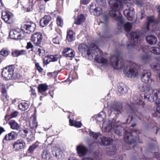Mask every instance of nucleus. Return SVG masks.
Wrapping results in <instances>:
<instances>
[{"mask_svg": "<svg viewBox=\"0 0 160 160\" xmlns=\"http://www.w3.org/2000/svg\"><path fill=\"white\" fill-rule=\"evenodd\" d=\"M89 136L100 144L104 146L109 145L113 142V139L110 137L102 136L99 133H95L90 131Z\"/></svg>", "mask_w": 160, "mask_h": 160, "instance_id": "nucleus-7", "label": "nucleus"}, {"mask_svg": "<svg viewBox=\"0 0 160 160\" xmlns=\"http://www.w3.org/2000/svg\"><path fill=\"white\" fill-rule=\"evenodd\" d=\"M151 75V73L148 71H144L142 73L141 79L142 81L144 83H148Z\"/></svg>", "mask_w": 160, "mask_h": 160, "instance_id": "nucleus-23", "label": "nucleus"}, {"mask_svg": "<svg viewBox=\"0 0 160 160\" xmlns=\"http://www.w3.org/2000/svg\"><path fill=\"white\" fill-rule=\"evenodd\" d=\"M42 38V35L40 32L35 33L31 37L32 41L37 46H39L40 44Z\"/></svg>", "mask_w": 160, "mask_h": 160, "instance_id": "nucleus-17", "label": "nucleus"}, {"mask_svg": "<svg viewBox=\"0 0 160 160\" xmlns=\"http://www.w3.org/2000/svg\"><path fill=\"white\" fill-rule=\"evenodd\" d=\"M22 31L19 29H16L10 31L9 32V36L11 38L17 39H19L22 38Z\"/></svg>", "mask_w": 160, "mask_h": 160, "instance_id": "nucleus-18", "label": "nucleus"}, {"mask_svg": "<svg viewBox=\"0 0 160 160\" xmlns=\"http://www.w3.org/2000/svg\"><path fill=\"white\" fill-rule=\"evenodd\" d=\"M18 107L19 109L21 111H24L28 108L29 105L28 103L25 102H22L18 104Z\"/></svg>", "mask_w": 160, "mask_h": 160, "instance_id": "nucleus-39", "label": "nucleus"}, {"mask_svg": "<svg viewBox=\"0 0 160 160\" xmlns=\"http://www.w3.org/2000/svg\"><path fill=\"white\" fill-rule=\"evenodd\" d=\"M150 51L152 53L156 54H160V46L159 48L156 47H152L149 49Z\"/></svg>", "mask_w": 160, "mask_h": 160, "instance_id": "nucleus-41", "label": "nucleus"}, {"mask_svg": "<svg viewBox=\"0 0 160 160\" xmlns=\"http://www.w3.org/2000/svg\"><path fill=\"white\" fill-rule=\"evenodd\" d=\"M148 94H149L148 96L144 93L145 99L147 98L151 102H154L156 104H160V89H153L151 88Z\"/></svg>", "mask_w": 160, "mask_h": 160, "instance_id": "nucleus-8", "label": "nucleus"}, {"mask_svg": "<svg viewBox=\"0 0 160 160\" xmlns=\"http://www.w3.org/2000/svg\"><path fill=\"white\" fill-rule=\"evenodd\" d=\"M157 10L158 12H159V16L160 17V6H158Z\"/></svg>", "mask_w": 160, "mask_h": 160, "instance_id": "nucleus-64", "label": "nucleus"}, {"mask_svg": "<svg viewBox=\"0 0 160 160\" xmlns=\"http://www.w3.org/2000/svg\"><path fill=\"white\" fill-rule=\"evenodd\" d=\"M94 117L97 121L100 122L104 120L106 117V115L105 112L102 111L100 112L98 115L94 116Z\"/></svg>", "mask_w": 160, "mask_h": 160, "instance_id": "nucleus-33", "label": "nucleus"}, {"mask_svg": "<svg viewBox=\"0 0 160 160\" xmlns=\"http://www.w3.org/2000/svg\"><path fill=\"white\" fill-rule=\"evenodd\" d=\"M86 17L82 14H80L77 17V19L74 22V23L77 25H80L85 22Z\"/></svg>", "mask_w": 160, "mask_h": 160, "instance_id": "nucleus-35", "label": "nucleus"}, {"mask_svg": "<svg viewBox=\"0 0 160 160\" xmlns=\"http://www.w3.org/2000/svg\"><path fill=\"white\" fill-rule=\"evenodd\" d=\"M35 24L32 22H26L23 23L21 26V29L22 31L26 33H30L35 30Z\"/></svg>", "mask_w": 160, "mask_h": 160, "instance_id": "nucleus-12", "label": "nucleus"}, {"mask_svg": "<svg viewBox=\"0 0 160 160\" xmlns=\"http://www.w3.org/2000/svg\"><path fill=\"white\" fill-rule=\"evenodd\" d=\"M124 134L125 142L132 144L138 142L142 134L140 130L134 129L131 131L126 130Z\"/></svg>", "mask_w": 160, "mask_h": 160, "instance_id": "nucleus-5", "label": "nucleus"}, {"mask_svg": "<svg viewBox=\"0 0 160 160\" xmlns=\"http://www.w3.org/2000/svg\"><path fill=\"white\" fill-rule=\"evenodd\" d=\"M142 49L144 52V53L141 56L143 62L147 63L148 62V60L150 58V56L144 50L143 48Z\"/></svg>", "mask_w": 160, "mask_h": 160, "instance_id": "nucleus-38", "label": "nucleus"}, {"mask_svg": "<svg viewBox=\"0 0 160 160\" xmlns=\"http://www.w3.org/2000/svg\"><path fill=\"white\" fill-rule=\"evenodd\" d=\"M70 125L77 128H80L82 125V124L80 122L76 121H72L71 119L69 120Z\"/></svg>", "mask_w": 160, "mask_h": 160, "instance_id": "nucleus-42", "label": "nucleus"}, {"mask_svg": "<svg viewBox=\"0 0 160 160\" xmlns=\"http://www.w3.org/2000/svg\"><path fill=\"white\" fill-rule=\"evenodd\" d=\"M154 155L156 158L159 160H160V154L158 152L154 153Z\"/></svg>", "mask_w": 160, "mask_h": 160, "instance_id": "nucleus-59", "label": "nucleus"}, {"mask_svg": "<svg viewBox=\"0 0 160 160\" xmlns=\"http://www.w3.org/2000/svg\"><path fill=\"white\" fill-rule=\"evenodd\" d=\"M112 119L111 121L110 120H106L103 123L102 130L105 132H109L112 129V130L118 136L122 135L124 128L121 125V123L118 120H116L114 118H110Z\"/></svg>", "mask_w": 160, "mask_h": 160, "instance_id": "nucleus-3", "label": "nucleus"}, {"mask_svg": "<svg viewBox=\"0 0 160 160\" xmlns=\"http://www.w3.org/2000/svg\"><path fill=\"white\" fill-rule=\"evenodd\" d=\"M108 3L112 9L118 11L122 10L123 8V3L120 0H108Z\"/></svg>", "mask_w": 160, "mask_h": 160, "instance_id": "nucleus-13", "label": "nucleus"}, {"mask_svg": "<svg viewBox=\"0 0 160 160\" xmlns=\"http://www.w3.org/2000/svg\"><path fill=\"white\" fill-rule=\"evenodd\" d=\"M17 134L16 132L14 131H12L10 133L6 134L3 140L6 141H10L15 139L17 137Z\"/></svg>", "mask_w": 160, "mask_h": 160, "instance_id": "nucleus-24", "label": "nucleus"}, {"mask_svg": "<svg viewBox=\"0 0 160 160\" xmlns=\"http://www.w3.org/2000/svg\"><path fill=\"white\" fill-rule=\"evenodd\" d=\"M18 113L17 111H15L12 113L11 115V118H14L16 117L18 115Z\"/></svg>", "mask_w": 160, "mask_h": 160, "instance_id": "nucleus-57", "label": "nucleus"}, {"mask_svg": "<svg viewBox=\"0 0 160 160\" xmlns=\"http://www.w3.org/2000/svg\"><path fill=\"white\" fill-rule=\"evenodd\" d=\"M107 106L108 108V113L109 116L114 115L115 116H117L121 113L122 107L117 102H108Z\"/></svg>", "mask_w": 160, "mask_h": 160, "instance_id": "nucleus-9", "label": "nucleus"}, {"mask_svg": "<svg viewBox=\"0 0 160 160\" xmlns=\"http://www.w3.org/2000/svg\"><path fill=\"white\" fill-rule=\"evenodd\" d=\"M130 37L133 44H131L128 45V50L131 49L134 45H136L137 43H139L140 42V41L138 40V34L137 32H132L130 34Z\"/></svg>", "mask_w": 160, "mask_h": 160, "instance_id": "nucleus-15", "label": "nucleus"}, {"mask_svg": "<svg viewBox=\"0 0 160 160\" xmlns=\"http://www.w3.org/2000/svg\"><path fill=\"white\" fill-rule=\"evenodd\" d=\"M60 39V37L57 36L52 39V41L53 43L55 44H59V43Z\"/></svg>", "mask_w": 160, "mask_h": 160, "instance_id": "nucleus-52", "label": "nucleus"}, {"mask_svg": "<svg viewBox=\"0 0 160 160\" xmlns=\"http://www.w3.org/2000/svg\"><path fill=\"white\" fill-rule=\"evenodd\" d=\"M25 145V141L22 139H19L16 140L14 142L13 147L15 151H18L24 148Z\"/></svg>", "mask_w": 160, "mask_h": 160, "instance_id": "nucleus-19", "label": "nucleus"}, {"mask_svg": "<svg viewBox=\"0 0 160 160\" xmlns=\"http://www.w3.org/2000/svg\"><path fill=\"white\" fill-rule=\"evenodd\" d=\"M96 1L98 4V6L97 7L93 4H91L89 10L91 14L98 16L102 13V10L101 8L98 7H104L106 4V0H96Z\"/></svg>", "mask_w": 160, "mask_h": 160, "instance_id": "nucleus-10", "label": "nucleus"}, {"mask_svg": "<svg viewBox=\"0 0 160 160\" xmlns=\"http://www.w3.org/2000/svg\"><path fill=\"white\" fill-rule=\"evenodd\" d=\"M48 86L46 83L39 84L38 88V92L41 93L42 95L46 96L47 94L45 92L48 89Z\"/></svg>", "mask_w": 160, "mask_h": 160, "instance_id": "nucleus-25", "label": "nucleus"}, {"mask_svg": "<svg viewBox=\"0 0 160 160\" xmlns=\"http://www.w3.org/2000/svg\"><path fill=\"white\" fill-rule=\"evenodd\" d=\"M50 57L52 58V62L57 61L60 57V55H50Z\"/></svg>", "mask_w": 160, "mask_h": 160, "instance_id": "nucleus-50", "label": "nucleus"}, {"mask_svg": "<svg viewBox=\"0 0 160 160\" xmlns=\"http://www.w3.org/2000/svg\"><path fill=\"white\" fill-rule=\"evenodd\" d=\"M37 49V52L38 53V54L40 56H42L45 54V50L42 47L38 46Z\"/></svg>", "mask_w": 160, "mask_h": 160, "instance_id": "nucleus-43", "label": "nucleus"}, {"mask_svg": "<svg viewBox=\"0 0 160 160\" xmlns=\"http://www.w3.org/2000/svg\"><path fill=\"white\" fill-rule=\"evenodd\" d=\"M123 14L129 20L132 21L134 18L135 14L134 9L132 7H129L128 9L123 11Z\"/></svg>", "mask_w": 160, "mask_h": 160, "instance_id": "nucleus-20", "label": "nucleus"}, {"mask_svg": "<svg viewBox=\"0 0 160 160\" xmlns=\"http://www.w3.org/2000/svg\"><path fill=\"white\" fill-rule=\"evenodd\" d=\"M38 126V122L36 121V118L35 117H33L31 122L29 123V126L31 128L34 129L37 128Z\"/></svg>", "mask_w": 160, "mask_h": 160, "instance_id": "nucleus-40", "label": "nucleus"}, {"mask_svg": "<svg viewBox=\"0 0 160 160\" xmlns=\"http://www.w3.org/2000/svg\"><path fill=\"white\" fill-rule=\"evenodd\" d=\"M112 150H111V152H115L116 150V147L114 146H113L112 147Z\"/></svg>", "mask_w": 160, "mask_h": 160, "instance_id": "nucleus-62", "label": "nucleus"}, {"mask_svg": "<svg viewBox=\"0 0 160 160\" xmlns=\"http://www.w3.org/2000/svg\"><path fill=\"white\" fill-rule=\"evenodd\" d=\"M90 0H81V2L83 4L86 5L88 3Z\"/></svg>", "mask_w": 160, "mask_h": 160, "instance_id": "nucleus-58", "label": "nucleus"}, {"mask_svg": "<svg viewBox=\"0 0 160 160\" xmlns=\"http://www.w3.org/2000/svg\"><path fill=\"white\" fill-rule=\"evenodd\" d=\"M129 66L128 64H124L122 60H119L116 56L111 58V64L112 67L116 69H120L123 68L124 72L126 76L129 78H134L138 74L137 71L135 68V64L132 62H129Z\"/></svg>", "mask_w": 160, "mask_h": 160, "instance_id": "nucleus-2", "label": "nucleus"}, {"mask_svg": "<svg viewBox=\"0 0 160 160\" xmlns=\"http://www.w3.org/2000/svg\"><path fill=\"white\" fill-rule=\"evenodd\" d=\"M67 39L68 42H71L75 39V33L72 30H69L67 32Z\"/></svg>", "mask_w": 160, "mask_h": 160, "instance_id": "nucleus-32", "label": "nucleus"}, {"mask_svg": "<svg viewBox=\"0 0 160 160\" xmlns=\"http://www.w3.org/2000/svg\"><path fill=\"white\" fill-rule=\"evenodd\" d=\"M115 10H112L109 11V14L111 16L118 22V25L120 26L121 28H123L126 32L130 31L132 27V25L129 22H127L124 24V20L122 18L121 14H120L118 16L116 13V11Z\"/></svg>", "mask_w": 160, "mask_h": 160, "instance_id": "nucleus-6", "label": "nucleus"}, {"mask_svg": "<svg viewBox=\"0 0 160 160\" xmlns=\"http://www.w3.org/2000/svg\"><path fill=\"white\" fill-rule=\"evenodd\" d=\"M35 66L37 68V69L39 72H41L42 71L43 69L40 66L39 63L37 62L35 64Z\"/></svg>", "mask_w": 160, "mask_h": 160, "instance_id": "nucleus-55", "label": "nucleus"}, {"mask_svg": "<svg viewBox=\"0 0 160 160\" xmlns=\"http://www.w3.org/2000/svg\"><path fill=\"white\" fill-rule=\"evenodd\" d=\"M130 102L128 103L130 110L129 112L133 115L136 116L140 119H141L142 114L139 112L136 108V105L139 104L143 107L145 103L142 100L138 99L136 97H134L131 98Z\"/></svg>", "mask_w": 160, "mask_h": 160, "instance_id": "nucleus-4", "label": "nucleus"}, {"mask_svg": "<svg viewBox=\"0 0 160 160\" xmlns=\"http://www.w3.org/2000/svg\"><path fill=\"white\" fill-rule=\"evenodd\" d=\"M51 20V17L48 15H45L42 18L40 21V25L43 27L46 26Z\"/></svg>", "mask_w": 160, "mask_h": 160, "instance_id": "nucleus-27", "label": "nucleus"}, {"mask_svg": "<svg viewBox=\"0 0 160 160\" xmlns=\"http://www.w3.org/2000/svg\"><path fill=\"white\" fill-rule=\"evenodd\" d=\"M10 128L13 130H19L20 126L19 124L14 120H11L9 122Z\"/></svg>", "mask_w": 160, "mask_h": 160, "instance_id": "nucleus-31", "label": "nucleus"}, {"mask_svg": "<svg viewBox=\"0 0 160 160\" xmlns=\"http://www.w3.org/2000/svg\"><path fill=\"white\" fill-rule=\"evenodd\" d=\"M33 45H32V43H31V42H27V45L26 47V48L27 49H32H32L33 48Z\"/></svg>", "mask_w": 160, "mask_h": 160, "instance_id": "nucleus-56", "label": "nucleus"}, {"mask_svg": "<svg viewBox=\"0 0 160 160\" xmlns=\"http://www.w3.org/2000/svg\"><path fill=\"white\" fill-rule=\"evenodd\" d=\"M5 131L3 128L1 127H0V135L3 132H4Z\"/></svg>", "mask_w": 160, "mask_h": 160, "instance_id": "nucleus-61", "label": "nucleus"}, {"mask_svg": "<svg viewBox=\"0 0 160 160\" xmlns=\"http://www.w3.org/2000/svg\"><path fill=\"white\" fill-rule=\"evenodd\" d=\"M3 4L2 3V0H0V9H2L3 7Z\"/></svg>", "mask_w": 160, "mask_h": 160, "instance_id": "nucleus-63", "label": "nucleus"}, {"mask_svg": "<svg viewBox=\"0 0 160 160\" xmlns=\"http://www.w3.org/2000/svg\"><path fill=\"white\" fill-rule=\"evenodd\" d=\"M14 70V67L9 66L4 68L2 71V75L3 79L6 80L11 79L12 78Z\"/></svg>", "mask_w": 160, "mask_h": 160, "instance_id": "nucleus-11", "label": "nucleus"}, {"mask_svg": "<svg viewBox=\"0 0 160 160\" xmlns=\"http://www.w3.org/2000/svg\"><path fill=\"white\" fill-rule=\"evenodd\" d=\"M99 21L100 23L104 24L105 26H106L108 22V17L107 15L103 14L99 18Z\"/></svg>", "mask_w": 160, "mask_h": 160, "instance_id": "nucleus-34", "label": "nucleus"}, {"mask_svg": "<svg viewBox=\"0 0 160 160\" xmlns=\"http://www.w3.org/2000/svg\"><path fill=\"white\" fill-rule=\"evenodd\" d=\"M78 50L82 54H87L90 59H92L94 55V60L97 63L105 65L108 64V60L102 56V51L94 43L92 44L89 48L86 44L82 43L78 46Z\"/></svg>", "mask_w": 160, "mask_h": 160, "instance_id": "nucleus-1", "label": "nucleus"}, {"mask_svg": "<svg viewBox=\"0 0 160 160\" xmlns=\"http://www.w3.org/2000/svg\"><path fill=\"white\" fill-rule=\"evenodd\" d=\"M19 131V134L23 138H26L27 136V134H29L28 137L26 138L28 142L32 141L34 139V137L32 133L31 132H29V129L28 128H25L24 129L20 128Z\"/></svg>", "mask_w": 160, "mask_h": 160, "instance_id": "nucleus-14", "label": "nucleus"}, {"mask_svg": "<svg viewBox=\"0 0 160 160\" xmlns=\"http://www.w3.org/2000/svg\"><path fill=\"white\" fill-rule=\"evenodd\" d=\"M128 91L127 88L126 86L122 83H119L118 86V94H123Z\"/></svg>", "mask_w": 160, "mask_h": 160, "instance_id": "nucleus-26", "label": "nucleus"}, {"mask_svg": "<svg viewBox=\"0 0 160 160\" xmlns=\"http://www.w3.org/2000/svg\"><path fill=\"white\" fill-rule=\"evenodd\" d=\"M63 56L66 57H73L75 54L74 51L70 48H64L62 52Z\"/></svg>", "mask_w": 160, "mask_h": 160, "instance_id": "nucleus-22", "label": "nucleus"}, {"mask_svg": "<svg viewBox=\"0 0 160 160\" xmlns=\"http://www.w3.org/2000/svg\"><path fill=\"white\" fill-rule=\"evenodd\" d=\"M13 14L9 12H4L2 13V19L7 23L10 24L13 22Z\"/></svg>", "mask_w": 160, "mask_h": 160, "instance_id": "nucleus-16", "label": "nucleus"}, {"mask_svg": "<svg viewBox=\"0 0 160 160\" xmlns=\"http://www.w3.org/2000/svg\"><path fill=\"white\" fill-rule=\"evenodd\" d=\"M38 145L37 144H35L30 146L28 149L29 152H32L35 149L37 148Z\"/></svg>", "mask_w": 160, "mask_h": 160, "instance_id": "nucleus-53", "label": "nucleus"}, {"mask_svg": "<svg viewBox=\"0 0 160 160\" xmlns=\"http://www.w3.org/2000/svg\"><path fill=\"white\" fill-rule=\"evenodd\" d=\"M157 104L158 105V106L156 108L157 112L160 113V104Z\"/></svg>", "mask_w": 160, "mask_h": 160, "instance_id": "nucleus-60", "label": "nucleus"}, {"mask_svg": "<svg viewBox=\"0 0 160 160\" xmlns=\"http://www.w3.org/2000/svg\"><path fill=\"white\" fill-rule=\"evenodd\" d=\"M52 154L58 159L60 158H61V152L58 148L53 147L52 148Z\"/></svg>", "mask_w": 160, "mask_h": 160, "instance_id": "nucleus-37", "label": "nucleus"}, {"mask_svg": "<svg viewBox=\"0 0 160 160\" xmlns=\"http://www.w3.org/2000/svg\"><path fill=\"white\" fill-rule=\"evenodd\" d=\"M154 19L152 17H149L148 18V22L146 25V29L149 30V26L151 23L154 22Z\"/></svg>", "mask_w": 160, "mask_h": 160, "instance_id": "nucleus-47", "label": "nucleus"}, {"mask_svg": "<svg viewBox=\"0 0 160 160\" xmlns=\"http://www.w3.org/2000/svg\"><path fill=\"white\" fill-rule=\"evenodd\" d=\"M138 88L140 91L148 93V91H150L151 89V87L149 85L146 86L142 83L138 85Z\"/></svg>", "mask_w": 160, "mask_h": 160, "instance_id": "nucleus-28", "label": "nucleus"}, {"mask_svg": "<svg viewBox=\"0 0 160 160\" xmlns=\"http://www.w3.org/2000/svg\"><path fill=\"white\" fill-rule=\"evenodd\" d=\"M8 54V51L6 49L3 48L0 51V54L4 57L7 56Z\"/></svg>", "mask_w": 160, "mask_h": 160, "instance_id": "nucleus-48", "label": "nucleus"}, {"mask_svg": "<svg viewBox=\"0 0 160 160\" xmlns=\"http://www.w3.org/2000/svg\"><path fill=\"white\" fill-rule=\"evenodd\" d=\"M151 68L154 70H160V64L154 62L151 65Z\"/></svg>", "mask_w": 160, "mask_h": 160, "instance_id": "nucleus-44", "label": "nucleus"}, {"mask_svg": "<svg viewBox=\"0 0 160 160\" xmlns=\"http://www.w3.org/2000/svg\"><path fill=\"white\" fill-rule=\"evenodd\" d=\"M1 98L4 103L7 104L8 102L9 97L7 96V93L2 94Z\"/></svg>", "mask_w": 160, "mask_h": 160, "instance_id": "nucleus-45", "label": "nucleus"}, {"mask_svg": "<svg viewBox=\"0 0 160 160\" xmlns=\"http://www.w3.org/2000/svg\"><path fill=\"white\" fill-rule=\"evenodd\" d=\"M57 23L58 26H62L63 24V21L60 17H58L57 19Z\"/></svg>", "mask_w": 160, "mask_h": 160, "instance_id": "nucleus-51", "label": "nucleus"}, {"mask_svg": "<svg viewBox=\"0 0 160 160\" xmlns=\"http://www.w3.org/2000/svg\"><path fill=\"white\" fill-rule=\"evenodd\" d=\"M147 42L151 45L155 44L157 42L156 37L153 35H149L146 37Z\"/></svg>", "mask_w": 160, "mask_h": 160, "instance_id": "nucleus-30", "label": "nucleus"}, {"mask_svg": "<svg viewBox=\"0 0 160 160\" xmlns=\"http://www.w3.org/2000/svg\"><path fill=\"white\" fill-rule=\"evenodd\" d=\"M52 58L50 57V55L48 56L45 57L44 59V62L46 64H47L49 63L50 62H52Z\"/></svg>", "mask_w": 160, "mask_h": 160, "instance_id": "nucleus-49", "label": "nucleus"}, {"mask_svg": "<svg viewBox=\"0 0 160 160\" xmlns=\"http://www.w3.org/2000/svg\"><path fill=\"white\" fill-rule=\"evenodd\" d=\"M31 90L30 92H31V96L33 98H34L36 97V94L35 92V89L30 87Z\"/></svg>", "mask_w": 160, "mask_h": 160, "instance_id": "nucleus-54", "label": "nucleus"}, {"mask_svg": "<svg viewBox=\"0 0 160 160\" xmlns=\"http://www.w3.org/2000/svg\"><path fill=\"white\" fill-rule=\"evenodd\" d=\"M26 50L23 49L15 50L13 52L12 54L14 57H18L19 56L23 55L26 54Z\"/></svg>", "mask_w": 160, "mask_h": 160, "instance_id": "nucleus-36", "label": "nucleus"}, {"mask_svg": "<svg viewBox=\"0 0 160 160\" xmlns=\"http://www.w3.org/2000/svg\"><path fill=\"white\" fill-rule=\"evenodd\" d=\"M0 91L2 94L7 93V90L6 85L3 83H1L0 84Z\"/></svg>", "mask_w": 160, "mask_h": 160, "instance_id": "nucleus-46", "label": "nucleus"}, {"mask_svg": "<svg viewBox=\"0 0 160 160\" xmlns=\"http://www.w3.org/2000/svg\"><path fill=\"white\" fill-rule=\"evenodd\" d=\"M76 150L78 155L80 157H82L84 156L87 151V148L82 144L77 146Z\"/></svg>", "mask_w": 160, "mask_h": 160, "instance_id": "nucleus-21", "label": "nucleus"}, {"mask_svg": "<svg viewBox=\"0 0 160 160\" xmlns=\"http://www.w3.org/2000/svg\"><path fill=\"white\" fill-rule=\"evenodd\" d=\"M50 148L45 149L42 154V157L43 160H49L51 157L50 154Z\"/></svg>", "mask_w": 160, "mask_h": 160, "instance_id": "nucleus-29", "label": "nucleus"}]
</instances>
